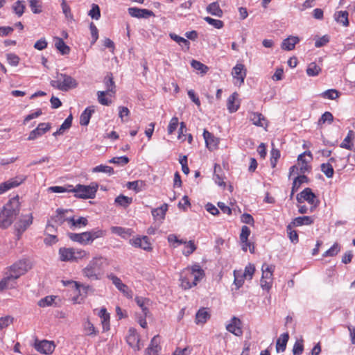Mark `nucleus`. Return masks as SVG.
Segmentation results:
<instances>
[{
	"label": "nucleus",
	"instance_id": "obj_62",
	"mask_svg": "<svg viewBox=\"0 0 355 355\" xmlns=\"http://www.w3.org/2000/svg\"><path fill=\"white\" fill-rule=\"evenodd\" d=\"M106 94H107V92L104 91L97 92L98 101L101 105H109L111 103V101L105 97Z\"/></svg>",
	"mask_w": 355,
	"mask_h": 355
},
{
	"label": "nucleus",
	"instance_id": "obj_5",
	"mask_svg": "<svg viewBox=\"0 0 355 355\" xmlns=\"http://www.w3.org/2000/svg\"><path fill=\"white\" fill-rule=\"evenodd\" d=\"M57 80H51V85L62 92H67L69 89L76 88L78 82L76 79L66 73H58Z\"/></svg>",
	"mask_w": 355,
	"mask_h": 355
},
{
	"label": "nucleus",
	"instance_id": "obj_36",
	"mask_svg": "<svg viewBox=\"0 0 355 355\" xmlns=\"http://www.w3.org/2000/svg\"><path fill=\"white\" fill-rule=\"evenodd\" d=\"M250 120L257 126L264 127L263 121H266L263 115L259 112H252L250 116Z\"/></svg>",
	"mask_w": 355,
	"mask_h": 355
},
{
	"label": "nucleus",
	"instance_id": "obj_2",
	"mask_svg": "<svg viewBox=\"0 0 355 355\" xmlns=\"http://www.w3.org/2000/svg\"><path fill=\"white\" fill-rule=\"evenodd\" d=\"M105 259L103 257H95L82 270L83 275L90 280H99L103 274Z\"/></svg>",
	"mask_w": 355,
	"mask_h": 355
},
{
	"label": "nucleus",
	"instance_id": "obj_58",
	"mask_svg": "<svg viewBox=\"0 0 355 355\" xmlns=\"http://www.w3.org/2000/svg\"><path fill=\"white\" fill-rule=\"evenodd\" d=\"M143 185V182L140 180L128 182L127 183V187L129 189H132L135 192H139L141 191V187Z\"/></svg>",
	"mask_w": 355,
	"mask_h": 355
},
{
	"label": "nucleus",
	"instance_id": "obj_42",
	"mask_svg": "<svg viewBox=\"0 0 355 355\" xmlns=\"http://www.w3.org/2000/svg\"><path fill=\"white\" fill-rule=\"evenodd\" d=\"M87 232L89 235L88 236L90 237L89 239H90L91 243L95 239L103 237L106 234V232L105 230H101L98 228L93 229L91 231H88Z\"/></svg>",
	"mask_w": 355,
	"mask_h": 355
},
{
	"label": "nucleus",
	"instance_id": "obj_47",
	"mask_svg": "<svg viewBox=\"0 0 355 355\" xmlns=\"http://www.w3.org/2000/svg\"><path fill=\"white\" fill-rule=\"evenodd\" d=\"M69 223L74 227L86 226L88 224V220L85 217H80L76 220L73 217H71L69 218Z\"/></svg>",
	"mask_w": 355,
	"mask_h": 355
},
{
	"label": "nucleus",
	"instance_id": "obj_45",
	"mask_svg": "<svg viewBox=\"0 0 355 355\" xmlns=\"http://www.w3.org/2000/svg\"><path fill=\"white\" fill-rule=\"evenodd\" d=\"M191 65L193 69H195L197 71H199L202 74L206 73L209 70L207 66L195 60H193L191 61Z\"/></svg>",
	"mask_w": 355,
	"mask_h": 355
},
{
	"label": "nucleus",
	"instance_id": "obj_22",
	"mask_svg": "<svg viewBox=\"0 0 355 355\" xmlns=\"http://www.w3.org/2000/svg\"><path fill=\"white\" fill-rule=\"evenodd\" d=\"M110 230L112 233L117 234L123 239H128L134 233L133 230L130 228H125L119 226H112Z\"/></svg>",
	"mask_w": 355,
	"mask_h": 355
},
{
	"label": "nucleus",
	"instance_id": "obj_49",
	"mask_svg": "<svg viewBox=\"0 0 355 355\" xmlns=\"http://www.w3.org/2000/svg\"><path fill=\"white\" fill-rule=\"evenodd\" d=\"M88 15L94 19H99L101 17V10L99 6L96 3H93Z\"/></svg>",
	"mask_w": 355,
	"mask_h": 355
},
{
	"label": "nucleus",
	"instance_id": "obj_55",
	"mask_svg": "<svg viewBox=\"0 0 355 355\" xmlns=\"http://www.w3.org/2000/svg\"><path fill=\"white\" fill-rule=\"evenodd\" d=\"M304 351V345L303 340H297L293 348V355H301Z\"/></svg>",
	"mask_w": 355,
	"mask_h": 355
},
{
	"label": "nucleus",
	"instance_id": "obj_24",
	"mask_svg": "<svg viewBox=\"0 0 355 355\" xmlns=\"http://www.w3.org/2000/svg\"><path fill=\"white\" fill-rule=\"evenodd\" d=\"M250 234V228L246 226L243 225L241 227V232L240 234V240L241 242L243 243L242 249L243 251H247V245H251V243L248 242V236Z\"/></svg>",
	"mask_w": 355,
	"mask_h": 355
},
{
	"label": "nucleus",
	"instance_id": "obj_35",
	"mask_svg": "<svg viewBox=\"0 0 355 355\" xmlns=\"http://www.w3.org/2000/svg\"><path fill=\"white\" fill-rule=\"evenodd\" d=\"M55 46L62 55H67L69 53L70 48L65 44L62 38L56 37Z\"/></svg>",
	"mask_w": 355,
	"mask_h": 355
},
{
	"label": "nucleus",
	"instance_id": "obj_11",
	"mask_svg": "<svg viewBox=\"0 0 355 355\" xmlns=\"http://www.w3.org/2000/svg\"><path fill=\"white\" fill-rule=\"evenodd\" d=\"M33 217L32 214L24 216L23 218L15 225V230L17 233L18 239H19L21 234L26 230V229L33 223Z\"/></svg>",
	"mask_w": 355,
	"mask_h": 355
},
{
	"label": "nucleus",
	"instance_id": "obj_19",
	"mask_svg": "<svg viewBox=\"0 0 355 355\" xmlns=\"http://www.w3.org/2000/svg\"><path fill=\"white\" fill-rule=\"evenodd\" d=\"M68 237L74 242H77L81 245H86L91 243L89 236L87 232L83 233H72L67 234Z\"/></svg>",
	"mask_w": 355,
	"mask_h": 355
},
{
	"label": "nucleus",
	"instance_id": "obj_16",
	"mask_svg": "<svg viewBox=\"0 0 355 355\" xmlns=\"http://www.w3.org/2000/svg\"><path fill=\"white\" fill-rule=\"evenodd\" d=\"M51 124L49 123H40L37 127L32 130L28 135V140H34L38 137L42 136L51 129Z\"/></svg>",
	"mask_w": 355,
	"mask_h": 355
},
{
	"label": "nucleus",
	"instance_id": "obj_44",
	"mask_svg": "<svg viewBox=\"0 0 355 355\" xmlns=\"http://www.w3.org/2000/svg\"><path fill=\"white\" fill-rule=\"evenodd\" d=\"M92 172L93 173L102 172V173H108L109 175H112L114 173V171L112 167L109 166L103 165V164L96 166V167L93 168Z\"/></svg>",
	"mask_w": 355,
	"mask_h": 355
},
{
	"label": "nucleus",
	"instance_id": "obj_14",
	"mask_svg": "<svg viewBox=\"0 0 355 355\" xmlns=\"http://www.w3.org/2000/svg\"><path fill=\"white\" fill-rule=\"evenodd\" d=\"M128 14L135 18H145L147 19L150 17L155 16L154 12L152 10L145 9V8H139L137 7H131L128 9Z\"/></svg>",
	"mask_w": 355,
	"mask_h": 355
},
{
	"label": "nucleus",
	"instance_id": "obj_27",
	"mask_svg": "<svg viewBox=\"0 0 355 355\" xmlns=\"http://www.w3.org/2000/svg\"><path fill=\"white\" fill-rule=\"evenodd\" d=\"M67 211V209H58L56 210V214L51 217V220L58 225H62L65 221L69 222V218L65 217V214Z\"/></svg>",
	"mask_w": 355,
	"mask_h": 355
},
{
	"label": "nucleus",
	"instance_id": "obj_63",
	"mask_svg": "<svg viewBox=\"0 0 355 355\" xmlns=\"http://www.w3.org/2000/svg\"><path fill=\"white\" fill-rule=\"evenodd\" d=\"M255 271V268L254 265L249 263L248 266H245V270L243 272H242V275L244 276L245 278H249L251 279L252 278L253 274Z\"/></svg>",
	"mask_w": 355,
	"mask_h": 355
},
{
	"label": "nucleus",
	"instance_id": "obj_39",
	"mask_svg": "<svg viewBox=\"0 0 355 355\" xmlns=\"http://www.w3.org/2000/svg\"><path fill=\"white\" fill-rule=\"evenodd\" d=\"M336 21L343 26L349 25L348 12L347 11H339L336 15Z\"/></svg>",
	"mask_w": 355,
	"mask_h": 355
},
{
	"label": "nucleus",
	"instance_id": "obj_10",
	"mask_svg": "<svg viewBox=\"0 0 355 355\" xmlns=\"http://www.w3.org/2000/svg\"><path fill=\"white\" fill-rule=\"evenodd\" d=\"M34 347L37 352L40 353L51 354L53 352L55 345L53 341L43 340L38 342L36 340L34 345Z\"/></svg>",
	"mask_w": 355,
	"mask_h": 355
},
{
	"label": "nucleus",
	"instance_id": "obj_33",
	"mask_svg": "<svg viewBox=\"0 0 355 355\" xmlns=\"http://www.w3.org/2000/svg\"><path fill=\"white\" fill-rule=\"evenodd\" d=\"M103 83L107 88V93H115V83L114 81L113 75L112 73H108L104 78Z\"/></svg>",
	"mask_w": 355,
	"mask_h": 355
},
{
	"label": "nucleus",
	"instance_id": "obj_32",
	"mask_svg": "<svg viewBox=\"0 0 355 355\" xmlns=\"http://www.w3.org/2000/svg\"><path fill=\"white\" fill-rule=\"evenodd\" d=\"M15 279L9 275L0 281V292L6 289L15 288Z\"/></svg>",
	"mask_w": 355,
	"mask_h": 355
},
{
	"label": "nucleus",
	"instance_id": "obj_57",
	"mask_svg": "<svg viewBox=\"0 0 355 355\" xmlns=\"http://www.w3.org/2000/svg\"><path fill=\"white\" fill-rule=\"evenodd\" d=\"M220 171V167L218 164H216L214 166V180L215 182L219 186H225V182L223 181V178L217 173V169Z\"/></svg>",
	"mask_w": 355,
	"mask_h": 355
},
{
	"label": "nucleus",
	"instance_id": "obj_34",
	"mask_svg": "<svg viewBox=\"0 0 355 355\" xmlns=\"http://www.w3.org/2000/svg\"><path fill=\"white\" fill-rule=\"evenodd\" d=\"M309 182V178L302 174L301 175H298L296 177L293 182V192L297 191L298 189L301 187L303 183H308Z\"/></svg>",
	"mask_w": 355,
	"mask_h": 355
},
{
	"label": "nucleus",
	"instance_id": "obj_53",
	"mask_svg": "<svg viewBox=\"0 0 355 355\" xmlns=\"http://www.w3.org/2000/svg\"><path fill=\"white\" fill-rule=\"evenodd\" d=\"M185 250H183L182 254L188 257L190 254H191L196 250L197 249V247L196 244L194 243V241L192 240H190L187 242V244L185 245Z\"/></svg>",
	"mask_w": 355,
	"mask_h": 355
},
{
	"label": "nucleus",
	"instance_id": "obj_51",
	"mask_svg": "<svg viewBox=\"0 0 355 355\" xmlns=\"http://www.w3.org/2000/svg\"><path fill=\"white\" fill-rule=\"evenodd\" d=\"M130 159L126 156H121V157H113L111 159H110L108 162L109 163L120 165V166H125L129 162Z\"/></svg>",
	"mask_w": 355,
	"mask_h": 355
},
{
	"label": "nucleus",
	"instance_id": "obj_25",
	"mask_svg": "<svg viewBox=\"0 0 355 355\" xmlns=\"http://www.w3.org/2000/svg\"><path fill=\"white\" fill-rule=\"evenodd\" d=\"M300 41L298 37L290 36L284 39L281 44V47L285 51H291L295 48L296 44Z\"/></svg>",
	"mask_w": 355,
	"mask_h": 355
},
{
	"label": "nucleus",
	"instance_id": "obj_48",
	"mask_svg": "<svg viewBox=\"0 0 355 355\" xmlns=\"http://www.w3.org/2000/svg\"><path fill=\"white\" fill-rule=\"evenodd\" d=\"M320 70V68L315 62H311L306 69V73L309 76H315L318 75Z\"/></svg>",
	"mask_w": 355,
	"mask_h": 355
},
{
	"label": "nucleus",
	"instance_id": "obj_59",
	"mask_svg": "<svg viewBox=\"0 0 355 355\" xmlns=\"http://www.w3.org/2000/svg\"><path fill=\"white\" fill-rule=\"evenodd\" d=\"M31 9L33 13L37 14L42 12L41 4L39 0H28Z\"/></svg>",
	"mask_w": 355,
	"mask_h": 355
},
{
	"label": "nucleus",
	"instance_id": "obj_3",
	"mask_svg": "<svg viewBox=\"0 0 355 355\" xmlns=\"http://www.w3.org/2000/svg\"><path fill=\"white\" fill-rule=\"evenodd\" d=\"M188 272L184 277L181 276V286L189 289L197 285L198 282L205 276V272L199 265H194L191 269H186L184 272Z\"/></svg>",
	"mask_w": 355,
	"mask_h": 355
},
{
	"label": "nucleus",
	"instance_id": "obj_50",
	"mask_svg": "<svg viewBox=\"0 0 355 355\" xmlns=\"http://www.w3.org/2000/svg\"><path fill=\"white\" fill-rule=\"evenodd\" d=\"M12 9L16 15L21 17L24 12L25 5L23 1H17L12 6Z\"/></svg>",
	"mask_w": 355,
	"mask_h": 355
},
{
	"label": "nucleus",
	"instance_id": "obj_31",
	"mask_svg": "<svg viewBox=\"0 0 355 355\" xmlns=\"http://www.w3.org/2000/svg\"><path fill=\"white\" fill-rule=\"evenodd\" d=\"M237 96L238 94L236 92H234L227 98V107L230 113L236 112L239 108V104L235 103V101L237 98Z\"/></svg>",
	"mask_w": 355,
	"mask_h": 355
},
{
	"label": "nucleus",
	"instance_id": "obj_37",
	"mask_svg": "<svg viewBox=\"0 0 355 355\" xmlns=\"http://www.w3.org/2000/svg\"><path fill=\"white\" fill-rule=\"evenodd\" d=\"M313 223V218L311 216H299L295 218L291 224L294 226H301L304 225H311Z\"/></svg>",
	"mask_w": 355,
	"mask_h": 355
},
{
	"label": "nucleus",
	"instance_id": "obj_18",
	"mask_svg": "<svg viewBox=\"0 0 355 355\" xmlns=\"http://www.w3.org/2000/svg\"><path fill=\"white\" fill-rule=\"evenodd\" d=\"M226 329L236 336H241L243 334L241 321L236 317L232 318L231 322L226 326Z\"/></svg>",
	"mask_w": 355,
	"mask_h": 355
},
{
	"label": "nucleus",
	"instance_id": "obj_26",
	"mask_svg": "<svg viewBox=\"0 0 355 355\" xmlns=\"http://www.w3.org/2000/svg\"><path fill=\"white\" fill-rule=\"evenodd\" d=\"M94 106L87 107L80 116V124L86 126L89 124L92 114L94 112Z\"/></svg>",
	"mask_w": 355,
	"mask_h": 355
},
{
	"label": "nucleus",
	"instance_id": "obj_43",
	"mask_svg": "<svg viewBox=\"0 0 355 355\" xmlns=\"http://www.w3.org/2000/svg\"><path fill=\"white\" fill-rule=\"evenodd\" d=\"M135 300L137 304L141 309L143 315H144L145 317H147L150 312L148 309L145 306V303L149 300L146 298L140 297H136Z\"/></svg>",
	"mask_w": 355,
	"mask_h": 355
},
{
	"label": "nucleus",
	"instance_id": "obj_6",
	"mask_svg": "<svg viewBox=\"0 0 355 355\" xmlns=\"http://www.w3.org/2000/svg\"><path fill=\"white\" fill-rule=\"evenodd\" d=\"M31 268L30 263L27 259H21L10 266L9 275L16 280L21 275L25 274Z\"/></svg>",
	"mask_w": 355,
	"mask_h": 355
},
{
	"label": "nucleus",
	"instance_id": "obj_23",
	"mask_svg": "<svg viewBox=\"0 0 355 355\" xmlns=\"http://www.w3.org/2000/svg\"><path fill=\"white\" fill-rule=\"evenodd\" d=\"M60 260L62 261H74V248H61L59 250Z\"/></svg>",
	"mask_w": 355,
	"mask_h": 355
},
{
	"label": "nucleus",
	"instance_id": "obj_21",
	"mask_svg": "<svg viewBox=\"0 0 355 355\" xmlns=\"http://www.w3.org/2000/svg\"><path fill=\"white\" fill-rule=\"evenodd\" d=\"M159 343V335H156L152 338L150 344L146 349L144 355H159L158 352L161 349Z\"/></svg>",
	"mask_w": 355,
	"mask_h": 355
},
{
	"label": "nucleus",
	"instance_id": "obj_40",
	"mask_svg": "<svg viewBox=\"0 0 355 355\" xmlns=\"http://www.w3.org/2000/svg\"><path fill=\"white\" fill-rule=\"evenodd\" d=\"M169 36L179 45L182 46V47H186V50L189 49L190 42L187 39L182 37L175 33H170Z\"/></svg>",
	"mask_w": 355,
	"mask_h": 355
},
{
	"label": "nucleus",
	"instance_id": "obj_38",
	"mask_svg": "<svg viewBox=\"0 0 355 355\" xmlns=\"http://www.w3.org/2000/svg\"><path fill=\"white\" fill-rule=\"evenodd\" d=\"M168 209L167 204H164L159 207L153 209L152 215L155 218L164 219Z\"/></svg>",
	"mask_w": 355,
	"mask_h": 355
},
{
	"label": "nucleus",
	"instance_id": "obj_8",
	"mask_svg": "<svg viewBox=\"0 0 355 355\" xmlns=\"http://www.w3.org/2000/svg\"><path fill=\"white\" fill-rule=\"evenodd\" d=\"M312 155L310 151H305L298 156L297 161L300 166V173L304 174L306 172H309L311 166L309 163L312 160Z\"/></svg>",
	"mask_w": 355,
	"mask_h": 355
},
{
	"label": "nucleus",
	"instance_id": "obj_64",
	"mask_svg": "<svg viewBox=\"0 0 355 355\" xmlns=\"http://www.w3.org/2000/svg\"><path fill=\"white\" fill-rule=\"evenodd\" d=\"M178 118L176 116L173 117L168 124V133L169 135L172 134L178 126Z\"/></svg>",
	"mask_w": 355,
	"mask_h": 355
},
{
	"label": "nucleus",
	"instance_id": "obj_46",
	"mask_svg": "<svg viewBox=\"0 0 355 355\" xmlns=\"http://www.w3.org/2000/svg\"><path fill=\"white\" fill-rule=\"evenodd\" d=\"M234 283L236 285V289L241 288L244 283V276L242 275L241 271L234 270Z\"/></svg>",
	"mask_w": 355,
	"mask_h": 355
},
{
	"label": "nucleus",
	"instance_id": "obj_28",
	"mask_svg": "<svg viewBox=\"0 0 355 355\" xmlns=\"http://www.w3.org/2000/svg\"><path fill=\"white\" fill-rule=\"evenodd\" d=\"M288 339V333H284L280 336V337L277 340L276 343L277 352H283L286 350Z\"/></svg>",
	"mask_w": 355,
	"mask_h": 355
},
{
	"label": "nucleus",
	"instance_id": "obj_54",
	"mask_svg": "<svg viewBox=\"0 0 355 355\" xmlns=\"http://www.w3.org/2000/svg\"><path fill=\"white\" fill-rule=\"evenodd\" d=\"M204 20L209 24L213 26L214 28L218 29L222 28L224 26V23L223 21L219 19H215L210 17H205L204 18Z\"/></svg>",
	"mask_w": 355,
	"mask_h": 355
},
{
	"label": "nucleus",
	"instance_id": "obj_52",
	"mask_svg": "<svg viewBox=\"0 0 355 355\" xmlns=\"http://www.w3.org/2000/svg\"><path fill=\"white\" fill-rule=\"evenodd\" d=\"M287 233L291 241L297 243L299 241L298 234L295 230H292V224H289L286 227Z\"/></svg>",
	"mask_w": 355,
	"mask_h": 355
},
{
	"label": "nucleus",
	"instance_id": "obj_15",
	"mask_svg": "<svg viewBox=\"0 0 355 355\" xmlns=\"http://www.w3.org/2000/svg\"><path fill=\"white\" fill-rule=\"evenodd\" d=\"M315 198L316 196L313 193L311 189L309 187L305 188L296 196L297 202L302 203L304 201H307L311 205L314 204Z\"/></svg>",
	"mask_w": 355,
	"mask_h": 355
},
{
	"label": "nucleus",
	"instance_id": "obj_13",
	"mask_svg": "<svg viewBox=\"0 0 355 355\" xmlns=\"http://www.w3.org/2000/svg\"><path fill=\"white\" fill-rule=\"evenodd\" d=\"M130 243L135 248H139L148 252L153 250L151 243L147 236L130 239Z\"/></svg>",
	"mask_w": 355,
	"mask_h": 355
},
{
	"label": "nucleus",
	"instance_id": "obj_17",
	"mask_svg": "<svg viewBox=\"0 0 355 355\" xmlns=\"http://www.w3.org/2000/svg\"><path fill=\"white\" fill-rule=\"evenodd\" d=\"M232 74L234 78L239 81L240 85L243 84L247 75L245 65L241 63L236 64L232 69Z\"/></svg>",
	"mask_w": 355,
	"mask_h": 355
},
{
	"label": "nucleus",
	"instance_id": "obj_61",
	"mask_svg": "<svg viewBox=\"0 0 355 355\" xmlns=\"http://www.w3.org/2000/svg\"><path fill=\"white\" fill-rule=\"evenodd\" d=\"M333 121V114L330 112H325L318 121V125H321L326 122L331 123Z\"/></svg>",
	"mask_w": 355,
	"mask_h": 355
},
{
	"label": "nucleus",
	"instance_id": "obj_60",
	"mask_svg": "<svg viewBox=\"0 0 355 355\" xmlns=\"http://www.w3.org/2000/svg\"><path fill=\"white\" fill-rule=\"evenodd\" d=\"M321 171L326 175L327 177H333V167L329 162L322 164Z\"/></svg>",
	"mask_w": 355,
	"mask_h": 355
},
{
	"label": "nucleus",
	"instance_id": "obj_12",
	"mask_svg": "<svg viewBox=\"0 0 355 355\" xmlns=\"http://www.w3.org/2000/svg\"><path fill=\"white\" fill-rule=\"evenodd\" d=\"M26 180V176H17L14 178H11L8 181H6L0 184V194L3 193L6 191L16 187L23 183Z\"/></svg>",
	"mask_w": 355,
	"mask_h": 355
},
{
	"label": "nucleus",
	"instance_id": "obj_4",
	"mask_svg": "<svg viewBox=\"0 0 355 355\" xmlns=\"http://www.w3.org/2000/svg\"><path fill=\"white\" fill-rule=\"evenodd\" d=\"M68 187L70 188L69 192L74 193V196L77 198L93 199L96 196L98 184L92 182L89 185L78 184L74 187L72 185H68Z\"/></svg>",
	"mask_w": 355,
	"mask_h": 355
},
{
	"label": "nucleus",
	"instance_id": "obj_20",
	"mask_svg": "<svg viewBox=\"0 0 355 355\" xmlns=\"http://www.w3.org/2000/svg\"><path fill=\"white\" fill-rule=\"evenodd\" d=\"M203 137L205 141L206 146L209 150H213L217 148L218 144V139L206 129L203 131Z\"/></svg>",
	"mask_w": 355,
	"mask_h": 355
},
{
	"label": "nucleus",
	"instance_id": "obj_9",
	"mask_svg": "<svg viewBox=\"0 0 355 355\" xmlns=\"http://www.w3.org/2000/svg\"><path fill=\"white\" fill-rule=\"evenodd\" d=\"M107 277L112 280L113 284H114L116 288L120 291L126 297L129 299L132 298V291L126 284H123L118 277L113 274H110L107 276Z\"/></svg>",
	"mask_w": 355,
	"mask_h": 355
},
{
	"label": "nucleus",
	"instance_id": "obj_29",
	"mask_svg": "<svg viewBox=\"0 0 355 355\" xmlns=\"http://www.w3.org/2000/svg\"><path fill=\"white\" fill-rule=\"evenodd\" d=\"M210 318V314L206 308L200 309L196 314V324H205Z\"/></svg>",
	"mask_w": 355,
	"mask_h": 355
},
{
	"label": "nucleus",
	"instance_id": "obj_1",
	"mask_svg": "<svg viewBox=\"0 0 355 355\" xmlns=\"http://www.w3.org/2000/svg\"><path fill=\"white\" fill-rule=\"evenodd\" d=\"M20 211L19 196L11 198L0 212V228L6 229L10 227Z\"/></svg>",
	"mask_w": 355,
	"mask_h": 355
},
{
	"label": "nucleus",
	"instance_id": "obj_7",
	"mask_svg": "<svg viewBox=\"0 0 355 355\" xmlns=\"http://www.w3.org/2000/svg\"><path fill=\"white\" fill-rule=\"evenodd\" d=\"M75 288L78 291V295L73 297V303L80 304L81 302L86 298L89 292H93L94 289L89 285H85L80 282L75 283Z\"/></svg>",
	"mask_w": 355,
	"mask_h": 355
},
{
	"label": "nucleus",
	"instance_id": "obj_30",
	"mask_svg": "<svg viewBox=\"0 0 355 355\" xmlns=\"http://www.w3.org/2000/svg\"><path fill=\"white\" fill-rule=\"evenodd\" d=\"M207 12L209 14L221 17L223 15V12L220 8L219 3L218 1H215L213 3H211L209 5L207 6Z\"/></svg>",
	"mask_w": 355,
	"mask_h": 355
},
{
	"label": "nucleus",
	"instance_id": "obj_41",
	"mask_svg": "<svg viewBox=\"0 0 355 355\" xmlns=\"http://www.w3.org/2000/svg\"><path fill=\"white\" fill-rule=\"evenodd\" d=\"M114 202L119 206L127 207L132 202V198L121 194L115 198Z\"/></svg>",
	"mask_w": 355,
	"mask_h": 355
},
{
	"label": "nucleus",
	"instance_id": "obj_56",
	"mask_svg": "<svg viewBox=\"0 0 355 355\" xmlns=\"http://www.w3.org/2000/svg\"><path fill=\"white\" fill-rule=\"evenodd\" d=\"M61 7L62 12L65 15L66 18L69 19H73V15L71 12L70 6L67 4L65 0H62Z\"/></svg>",
	"mask_w": 355,
	"mask_h": 355
}]
</instances>
